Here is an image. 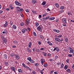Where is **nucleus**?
I'll list each match as a JSON object with an SVG mask.
<instances>
[{
    "label": "nucleus",
    "instance_id": "nucleus-1",
    "mask_svg": "<svg viewBox=\"0 0 74 74\" xmlns=\"http://www.w3.org/2000/svg\"><path fill=\"white\" fill-rule=\"evenodd\" d=\"M16 9L17 10V11H18L17 12V13H19L20 12H23V9L21 8L20 7H17L16 8Z\"/></svg>",
    "mask_w": 74,
    "mask_h": 74
},
{
    "label": "nucleus",
    "instance_id": "nucleus-2",
    "mask_svg": "<svg viewBox=\"0 0 74 74\" xmlns=\"http://www.w3.org/2000/svg\"><path fill=\"white\" fill-rule=\"evenodd\" d=\"M14 3L16 5H18V6H22V4L20 2H19L17 1H15Z\"/></svg>",
    "mask_w": 74,
    "mask_h": 74
},
{
    "label": "nucleus",
    "instance_id": "nucleus-3",
    "mask_svg": "<svg viewBox=\"0 0 74 74\" xmlns=\"http://www.w3.org/2000/svg\"><path fill=\"white\" fill-rule=\"evenodd\" d=\"M69 53H73L74 52V49L70 47H69Z\"/></svg>",
    "mask_w": 74,
    "mask_h": 74
},
{
    "label": "nucleus",
    "instance_id": "nucleus-4",
    "mask_svg": "<svg viewBox=\"0 0 74 74\" xmlns=\"http://www.w3.org/2000/svg\"><path fill=\"white\" fill-rule=\"evenodd\" d=\"M56 51L57 52H59V51H60L59 48L57 47H55L54 49L53 50V51Z\"/></svg>",
    "mask_w": 74,
    "mask_h": 74
},
{
    "label": "nucleus",
    "instance_id": "nucleus-5",
    "mask_svg": "<svg viewBox=\"0 0 74 74\" xmlns=\"http://www.w3.org/2000/svg\"><path fill=\"white\" fill-rule=\"evenodd\" d=\"M62 21L63 23H67V19L66 18H62Z\"/></svg>",
    "mask_w": 74,
    "mask_h": 74
},
{
    "label": "nucleus",
    "instance_id": "nucleus-6",
    "mask_svg": "<svg viewBox=\"0 0 74 74\" xmlns=\"http://www.w3.org/2000/svg\"><path fill=\"white\" fill-rule=\"evenodd\" d=\"M55 39L56 41H58V42H60V41H61L60 39H59L58 38H55Z\"/></svg>",
    "mask_w": 74,
    "mask_h": 74
},
{
    "label": "nucleus",
    "instance_id": "nucleus-7",
    "mask_svg": "<svg viewBox=\"0 0 74 74\" xmlns=\"http://www.w3.org/2000/svg\"><path fill=\"white\" fill-rule=\"evenodd\" d=\"M26 31H27V29H26L25 28H23V29L22 31L21 32H22V33H25V32H26Z\"/></svg>",
    "mask_w": 74,
    "mask_h": 74
},
{
    "label": "nucleus",
    "instance_id": "nucleus-8",
    "mask_svg": "<svg viewBox=\"0 0 74 74\" xmlns=\"http://www.w3.org/2000/svg\"><path fill=\"white\" fill-rule=\"evenodd\" d=\"M25 23L27 25H28L29 24V20L28 19H27L25 21Z\"/></svg>",
    "mask_w": 74,
    "mask_h": 74
},
{
    "label": "nucleus",
    "instance_id": "nucleus-9",
    "mask_svg": "<svg viewBox=\"0 0 74 74\" xmlns=\"http://www.w3.org/2000/svg\"><path fill=\"white\" fill-rule=\"evenodd\" d=\"M15 56H16L15 58L16 60H19V59L20 58H19V56L17 54H15Z\"/></svg>",
    "mask_w": 74,
    "mask_h": 74
},
{
    "label": "nucleus",
    "instance_id": "nucleus-10",
    "mask_svg": "<svg viewBox=\"0 0 74 74\" xmlns=\"http://www.w3.org/2000/svg\"><path fill=\"white\" fill-rule=\"evenodd\" d=\"M7 25H8V22L6 21L5 24L3 25V27H7Z\"/></svg>",
    "mask_w": 74,
    "mask_h": 74
},
{
    "label": "nucleus",
    "instance_id": "nucleus-11",
    "mask_svg": "<svg viewBox=\"0 0 74 74\" xmlns=\"http://www.w3.org/2000/svg\"><path fill=\"white\" fill-rule=\"evenodd\" d=\"M42 29V27L41 26H40V25H39L38 27H37V29L39 31H40V30H41V29Z\"/></svg>",
    "mask_w": 74,
    "mask_h": 74
},
{
    "label": "nucleus",
    "instance_id": "nucleus-12",
    "mask_svg": "<svg viewBox=\"0 0 74 74\" xmlns=\"http://www.w3.org/2000/svg\"><path fill=\"white\" fill-rule=\"evenodd\" d=\"M3 40V42H4L5 44H6L7 43V39H6V38H5L3 39H2Z\"/></svg>",
    "mask_w": 74,
    "mask_h": 74
},
{
    "label": "nucleus",
    "instance_id": "nucleus-13",
    "mask_svg": "<svg viewBox=\"0 0 74 74\" xmlns=\"http://www.w3.org/2000/svg\"><path fill=\"white\" fill-rule=\"evenodd\" d=\"M3 57L5 59H7V56L6 54H4L3 55Z\"/></svg>",
    "mask_w": 74,
    "mask_h": 74
},
{
    "label": "nucleus",
    "instance_id": "nucleus-14",
    "mask_svg": "<svg viewBox=\"0 0 74 74\" xmlns=\"http://www.w3.org/2000/svg\"><path fill=\"white\" fill-rule=\"evenodd\" d=\"M55 19V17H51L49 18V20L50 21H53L54 19Z\"/></svg>",
    "mask_w": 74,
    "mask_h": 74
},
{
    "label": "nucleus",
    "instance_id": "nucleus-15",
    "mask_svg": "<svg viewBox=\"0 0 74 74\" xmlns=\"http://www.w3.org/2000/svg\"><path fill=\"white\" fill-rule=\"evenodd\" d=\"M12 28L14 29H16L17 28V27L16 25H12Z\"/></svg>",
    "mask_w": 74,
    "mask_h": 74
},
{
    "label": "nucleus",
    "instance_id": "nucleus-16",
    "mask_svg": "<svg viewBox=\"0 0 74 74\" xmlns=\"http://www.w3.org/2000/svg\"><path fill=\"white\" fill-rule=\"evenodd\" d=\"M18 71L19 73H23V71L22 69H18Z\"/></svg>",
    "mask_w": 74,
    "mask_h": 74
},
{
    "label": "nucleus",
    "instance_id": "nucleus-17",
    "mask_svg": "<svg viewBox=\"0 0 74 74\" xmlns=\"http://www.w3.org/2000/svg\"><path fill=\"white\" fill-rule=\"evenodd\" d=\"M27 50L28 52H32V50L29 48H27Z\"/></svg>",
    "mask_w": 74,
    "mask_h": 74
},
{
    "label": "nucleus",
    "instance_id": "nucleus-18",
    "mask_svg": "<svg viewBox=\"0 0 74 74\" xmlns=\"http://www.w3.org/2000/svg\"><path fill=\"white\" fill-rule=\"evenodd\" d=\"M64 69V70H66L67 69H68V65H66L65 66Z\"/></svg>",
    "mask_w": 74,
    "mask_h": 74
},
{
    "label": "nucleus",
    "instance_id": "nucleus-19",
    "mask_svg": "<svg viewBox=\"0 0 74 74\" xmlns=\"http://www.w3.org/2000/svg\"><path fill=\"white\" fill-rule=\"evenodd\" d=\"M32 45V44L31 42H29L28 44V47L29 48H31Z\"/></svg>",
    "mask_w": 74,
    "mask_h": 74
},
{
    "label": "nucleus",
    "instance_id": "nucleus-20",
    "mask_svg": "<svg viewBox=\"0 0 74 74\" xmlns=\"http://www.w3.org/2000/svg\"><path fill=\"white\" fill-rule=\"evenodd\" d=\"M26 69H27L28 70H29V71H32V69L30 68H29V67L28 66H27V68H26Z\"/></svg>",
    "mask_w": 74,
    "mask_h": 74
},
{
    "label": "nucleus",
    "instance_id": "nucleus-21",
    "mask_svg": "<svg viewBox=\"0 0 74 74\" xmlns=\"http://www.w3.org/2000/svg\"><path fill=\"white\" fill-rule=\"evenodd\" d=\"M32 3H33V4H35V3H37V1L34 0H32Z\"/></svg>",
    "mask_w": 74,
    "mask_h": 74
},
{
    "label": "nucleus",
    "instance_id": "nucleus-22",
    "mask_svg": "<svg viewBox=\"0 0 74 74\" xmlns=\"http://www.w3.org/2000/svg\"><path fill=\"white\" fill-rule=\"evenodd\" d=\"M10 56L14 57V56H15V54L14 53H12L10 55Z\"/></svg>",
    "mask_w": 74,
    "mask_h": 74
},
{
    "label": "nucleus",
    "instance_id": "nucleus-23",
    "mask_svg": "<svg viewBox=\"0 0 74 74\" xmlns=\"http://www.w3.org/2000/svg\"><path fill=\"white\" fill-rule=\"evenodd\" d=\"M22 65L24 67V68H25V69H26L27 67V66H26L24 63H23L22 64Z\"/></svg>",
    "mask_w": 74,
    "mask_h": 74
},
{
    "label": "nucleus",
    "instance_id": "nucleus-24",
    "mask_svg": "<svg viewBox=\"0 0 74 74\" xmlns=\"http://www.w3.org/2000/svg\"><path fill=\"white\" fill-rule=\"evenodd\" d=\"M22 65L24 67V68H25V69H26L27 67V66H26L24 63H23L22 64Z\"/></svg>",
    "mask_w": 74,
    "mask_h": 74
},
{
    "label": "nucleus",
    "instance_id": "nucleus-25",
    "mask_svg": "<svg viewBox=\"0 0 74 74\" xmlns=\"http://www.w3.org/2000/svg\"><path fill=\"white\" fill-rule=\"evenodd\" d=\"M22 65L24 67V68H25V69H26L27 67V66H26L24 63H23L22 64Z\"/></svg>",
    "mask_w": 74,
    "mask_h": 74
},
{
    "label": "nucleus",
    "instance_id": "nucleus-26",
    "mask_svg": "<svg viewBox=\"0 0 74 74\" xmlns=\"http://www.w3.org/2000/svg\"><path fill=\"white\" fill-rule=\"evenodd\" d=\"M22 65L24 67V68H25V69H26L27 67V66H26L24 63H23L22 64Z\"/></svg>",
    "mask_w": 74,
    "mask_h": 74
},
{
    "label": "nucleus",
    "instance_id": "nucleus-27",
    "mask_svg": "<svg viewBox=\"0 0 74 74\" xmlns=\"http://www.w3.org/2000/svg\"><path fill=\"white\" fill-rule=\"evenodd\" d=\"M24 25H25V23L23 22H22L21 23L20 26H24Z\"/></svg>",
    "mask_w": 74,
    "mask_h": 74
},
{
    "label": "nucleus",
    "instance_id": "nucleus-28",
    "mask_svg": "<svg viewBox=\"0 0 74 74\" xmlns=\"http://www.w3.org/2000/svg\"><path fill=\"white\" fill-rule=\"evenodd\" d=\"M67 14L68 15H69V16L72 15V13H71V12H69L67 13Z\"/></svg>",
    "mask_w": 74,
    "mask_h": 74
},
{
    "label": "nucleus",
    "instance_id": "nucleus-29",
    "mask_svg": "<svg viewBox=\"0 0 74 74\" xmlns=\"http://www.w3.org/2000/svg\"><path fill=\"white\" fill-rule=\"evenodd\" d=\"M5 65L6 66H8L9 65V64H8V62H5Z\"/></svg>",
    "mask_w": 74,
    "mask_h": 74
},
{
    "label": "nucleus",
    "instance_id": "nucleus-30",
    "mask_svg": "<svg viewBox=\"0 0 74 74\" xmlns=\"http://www.w3.org/2000/svg\"><path fill=\"white\" fill-rule=\"evenodd\" d=\"M35 66L36 67H38V66H39V64L38 63H36L35 64Z\"/></svg>",
    "mask_w": 74,
    "mask_h": 74
},
{
    "label": "nucleus",
    "instance_id": "nucleus-31",
    "mask_svg": "<svg viewBox=\"0 0 74 74\" xmlns=\"http://www.w3.org/2000/svg\"><path fill=\"white\" fill-rule=\"evenodd\" d=\"M64 66V64L63 63H62L61 65V68L63 69V66Z\"/></svg>",
    "mask_w": 74,
    "mask_h": 74
},
{
    "label": "nucleus",
    "instance_id": "nucleus-32",
    "mask_svg": "<svg viewBox=\"0 0 74 74\" xmlns=\"http://www.w3.org/2000/svg\"><path fill=\"white\" fill-rule=\"evenodd\" d=\"M1 37L2 38V40H3L4 38H5L4 37V36H3V35H1Z\"/></svg>",
    "mask_w": 74,
    "mask_h": 74
},
{
    "label": "nucleus",
    "instance_id": "nucleus-33",
    "mask_svg": "<svg viewBox=\"0 0 74 74\" xmlns=\"http://www.w3.org/2000/svg\"><path fill=\"white\" fill-rule=\"evenodd\" d=\"M56 6L57 8H59V4L58 3H56Z\"/></svg>",
    "mask_w": 74,
    "mask_h": 74
},
{
    "label": "nucleus",
    "instance_id": "nucleus-34",
    "mask_svg": "<svg viewBox=\"0 0 74 74\" xmlns=\"http://www.w3.org/2000/svg\"><path fill=\"white\" fill-rule=\"evenodd\" d=\"M35 24L36 27H38V26H39V23H36Z\"/></svg>",
    "mask_w": 74,
    "mask_h": 74
},
{
    "label": "nucleus",
    "instance_id": "nucleus-35",
    "mask_svg": "<svg viewBox=\"0 0 74 74\" xmlns=\"http://www.w3.org/2000/svg\"><path fill=\"white\" fill-rule=\"evenodd\" d=\"M66 71L68 73H70L71 72V70L70 69H68L66 70Z\"/></svg>",
    "mask_w": 74,
    "mask_h": 74
},
{
    "label": "nucleus",
    "instance_id": "nucleus-36",
    "mask_svg": "<svg viewBox=\"0 0 74 74\" xmlns=\"http://www.w3.org/2000/svg\"><path fill=\"white\" fill-rule=\"evenodd\" d=\"M6 31H3L2 32V33L3 34H5V33H6V34H7V30H5Z\"/></svg>",
    "mask_w": 74,
    "mask_h": 74
},
{
    "label": "nucleus",
    "instance_id": "nucleus-37",
    "mask_svg": "<svg viewBox=\"0 0 74 74\" xmlns=\"http://www.w3.org/2000/svg\"><path fill=\"white\" fill-rule=\"evenodd\" d=\"M45 4H46V2L45 1L43 2L42 4V5H45Z\"/></svg>",
    "mask_w": 74,
    "mask_h": 74
},
{
    "label": "nucleus",
    "instance_id": "nucleus-38",
    "mask_svg": "<svg viewBox=\"0 0 74 74\" xmlns=\"http://www.w3.org/2000/svg\"><path fill=\"white\" fill-rule=\"evenodd\" d=\"M27 59L30 62L32 60V58L30 57H28L27 58Z\"/></svg>",
    "mask_w": 74,
    "mask_h": 74
},
{
    "label": "nucleus",
    "instance_id": "nucleus-39",
    "mask_svg": "<svg viewBox=\"0 0 74 74\" xmlns=\"http://www.w3.org/2000/svg\"><path fill=\"white\" fill-rule=\"evenodd\" d=\"M13 42L14 44H18V42H17V41L15 40L13 41Z\"/></svg>",
    "mask_w": 74,
    "mask_h": 74
},
{
    "label": "nucleus",
    "instance_id": "nucleus-40",
    "mask_svg": "<svg viewBox=\"0 0 74 74\" xmlns=\"http://www.w3.org/2000/svg\"><path fill=\"white\" fill-rule=\"evenodd\" d=\"M40 37L41 39H42V38H44V36H42V35H40Z\"/></svg>",
    "mask_w": 74,
    "mask_h": 74
},
{
    "label": "nucleus",
    "instance_id": "nucleus-41",
    "mask_svg": "<svg viewBox=\"0 0 74 74\" xmlns=\"http://www.w3.org/2000/svg\"><path fill=\"white\" fill-rule=\"evenodd\" d=\"M48 14L47 13L45 14L42 15V16H47V15H48Z\"/></svg>",
    "mask_w": 74,
    "mask_h": 74
},
{
    "label": "nucleus",
    "instance_id": "nucleus-42",
    "mask_svg": "<svg viewBox=\"0 0 74 74\" xmlns=\"http://www.w3.org/2000/svg\"><path fill=\"white\" fill-rule=\"evenodd\" d=\"M31 63H34V60H31L29 61Z\"/></svg>",
    "mask_w": 74,
    "mask_h": 74
},
{
    "label": "nucleus",
    "instance_id": "nucleus-43",
    "mask_svg": "<svg viewBox=\"0 0 74 74\" xmlns=\"http://www.w3.org/2000/svg\"><path fill=\"white\" fill-rule=\"evenodd\" d=\"M64 8V7L63 6H61L60 8V10H63Z\"/></svg>",
    "mask_w": 74,
    "mask_h": 74
},
{
    "label": "nucleus",
    "instance_id": "nucleus-44",
    "mask_svg": "<svg viewBox=\"0 0 74 74\" xmlns=\"http://www.w3.org/2000/svg\"><path fill=\"white\" fill-rule=\"evenodd\" d=\"M41 63L42 65H43L44 63L43 62V59H41Z\"/></svg>",
    "mask_w": 74,
    "mask_h": 74
},
{
    "label": "nucleus",
    "instance_id": "nucleus-45",
    "mask_svg": "<svg viewBox=\"0 0 74 74\" xmlns=\"http://www.w3.org/2000/svg\"><path fill=\"white\" fill-rule=\"evenodd\" d=\"M33 34L34 36H36V35H37V34L36 33V32H33Z\"/></svg>",
    "mask_w": 74,
    "mask_h": 74
},
{
    "label": "nucleus",
    "instance_id": "nucleus-46",
    "mask_svg": "<svg viewBox=\"0 0 74 74\" xmlns=\"http://www.w3.org/2000/svg\"><path fill=\"white\" fill-rule=\"evenodd\" d=\"M63 26L66 27V23H64L62 24Z\"/></svg>",
    "mask_w": 74,
    "mask_h": 74
},
{
    "label": "nucleus",
    "instance_id": "nucleus-47",
    "mask_svg": "<svg viewBox=\"0 0 74 74\" xmlns=\"http://www.w3.org/2000/svg\"><path fill=\"white\" fill-rule=\"evenodd\" d=\"M63 12H64V10H62L59 11L60 13H63Z\"/></svg>",
    "mask_w": 74,
    "mask_h": 74
},
{
    "label": "nucleus",
    "instance_id": "nucleus-48",
    "mask_svg": "<svg viewBox=\"0 0 74 74\" xmlns=\"http://www.w3.org/2000/svg\"><path fill=\"white\" fill-rule=\"evenodd\" d=\"M68 56L69 57H72V56H73V55H72L71 54H69L68 55Z\"/></svg>",
    "mask_w": 74,
    "mask_h": 74
},
{
    "label": "nucleus",
    "instance_id": "nucleus-49",
    "mask_svg": "<svg viewBox=\"0 0 74 74\" xmlns=\"http://www.w3.org/2000/svg\"><path fill=\"white\" fill-rule=\"evenodd\" d=\"M47 66H48V64H44V67H47Z\"/></svg>",
    "mask_w": 74,
    "mask_h": 74
},
{
    "label": "nucleus",
    "instance_id": "nucleus-50",
    "mask_svg": "<svg viewBox=\"0 0 74 74\" xmlns=\"http://www.w3.org/2000/svg\"><path fill=\"white\" fill-rule=\"evenodd\" d=\"M10 25H11V26H12V25H13V22L12 21H10Z\"/></svg>",
    "mask_w": 74,
    "mask_h": 74
},
{
    "label": "nucleus",
    "instance_id": "nucleus-51",
    "mask_svg": "<svg viewBox=\"0 0 74 74\" xmlns=\"http://www.w3.org/2000/svg\"><path fill=\"white\" fill-rule=\"evenodd\" d=\"M10 9L11 10H13V8H14V7H13L11 5L10 6Z\"/></svg>",
    "mask_w": 74,
    "mask_h": 74
},
{
    "label": "nucleus",
    "instance_id": "nucleus-52",
    "mask_svg": "<svg viewBox=\"0 0 74 74\" xmlns=\"http://www.w3.org/2000/svg\"><path fill=\"white\" fill-rule=\"evenodd\" d=\"M57 64L58 66H60L61 64V62L58 63Z\"/></svg>",
    "mask_w": 74,
    "mask_h": 74
},
{
    "label": "nucleus",
    "instance_id": "nucleus-53",
    "mask_svg": "<svg viewBox=\"0 0 74 74\" xmlns=\"http://www.w3.org/2000/svg\"><path fill=\"white\" fill-rule=\"evenodd\" d=\"M60 40L61 43V44H62V43H63V42H62V41H64V40H63V39L62 38Z\"/></svg>",
    "mask_w": 74,
    "mask_h": 74
},
{
    "label": "nucleus",
    "instance_id": "nucleus-54",
    "mask_svg": "<svg viewBox=\"0 0 74 74\" xmlns=\"http://www.w3.org/2000/svg\"><path fill=\"white\" fill-rule=\"evenodd\" d=\"M32 73L33 74H36V72L35 71H32Z\"/></svg>",
    "mask_w": 74,
    "mask_h": 74
},
{
    "label": "nucleus",
    "instance_id": "nucleus-55",
    "mask_svg": "<svg viewBox=\"0 0 74 74\" xmlns=\"http://www.w3.org/2000/svg\"><path fill=\"white\" fill-rule=\"evenodd\" d=\"M65 42H68V39L67 38V39H65Z\"/></svg>",
    "mask_w": 74,
    "mask_h": 74
},
{
    "label": "nucleus",
    "instance_id": "nucleus-56",
    "mask_svg": "<svg viewBox=\"0 0 74 74\" xmlns=\"http://www.w3.org/2000/svg\"><path fill=\"white\" fill-rule=\"evenodd\" d=\"M25 11H26L27 12H29V9L25 10Z\"/></svg>",
    "mask_w": 74,
    "mask_h": 74
},
{
    "label": "nucleus",
    "instance_id": "nucleus-57",
    "mask_svg": "<svg viewBox=\"0 0 74 74\" xmlns=\"http://www.w3.org/2000/svg\"><path fill=\"white\" fill-rule=\"evenodd\" d=\"M62 37V35H60L59 36H58L57 37H58V38H60V37Z\"/></svg>",
    "mask_w": 74,
    "mask_h": 74
},
{
    "label": "nucleus",
    "instance_id": "nucleus-58",
    "mask_svg": "<svg viewBox=\"0 0 74 74\" xmlns=\"http://www.w3.org/2000/svg\"><path fill=\"white\" fill-rule=\"evenodd\" d=\"M66 62L67 63H69V59H68L66 60Z\"/></svg>",
    "mask_w": 74,
    "mask_h": 74
},
{
    "label": "nucleus",
    "instance_id": "nucleus-59",
    "mask_svg": "<svg viewBox=\"0 0 74 74\" xmlns=\"http://www.w3.org/2000/svg\"><path fill=\"white\" fill-rule=\"evenodd\" d=\"M18 62H17V61H15V62H14V63L16 64H18Z\"/></svg>",
    "mask_w": 74,
    "mask_h": 74
},
{
    "label": "nucleus",
    "instance_id": "nucleus-60",
    "mask_svg": "<svg viewBox=\"0 0 74 74\" xmlns=\"http://www.w3.org/2000/svg\"><path fill=\"white\" fill-rule=\"evenodd\" d=\"M38 44L39 45H41V41L38 42Z\"/></svg>",
    "mask_w": 74,
    "mask_h": 74
},
{
    "label": "nucleus",
    "instance_id": "nucleus-61",
    "mask_svg": "<svg viewBox=\"0 0 74 74\" xmlns=\"http://www.w3.org/2000/svg\"><path fill=\"white\" fill-rule=\"evenodd\" d=\"M40 50H41V51H42L43 50H44V48H42L40 49Z\"/></svg>",
    "mask_w": 74,
    "mask_h": 74
},
{
    "label": "nucleus",
    "instance_id": "nucleus-62",
    "mask_svg": "<svg viewBox=\"0 0 74 74\" xmlns=\"http://www.w3.org/2000/svg\"><path fill=\"white\" fill-rule=\"evenodd\" d=\"M54 74H58V73L57 71H56L54 72Z\"/></svg>",
    "mask_w": 74,
    "mask_h": 74
},
{
    "label": "nucleus",
    "instance_id": "nucleus-63",
    "mask_svg": "<svg viewBox=\"0 0 74 74\" xmlns=\"http://www.w3.org/2000/svg\"><path fill=\"white\" fill-rule=\"evenodd\" d=\"M5 10H6V11H10V9L6 8Z\"/></svg>",
    "mask_w": 74,
    "mask_h": 74
},
{
    "label": "nucleus",
    "instance_id": "nucleus-64",
    "mask_svg": "<svg viewBox=\"0 0 74 74\" xmlns=\"http://www.w3.org/2000/svg\"><path fill=\"white\" fill-rule=\"evenodd\" d=\"M40 73L41 74H42L43 73V71L41 70L40 71Z\"/></svg>",
    "mask_w": 74,
    "mask_h": 74
}]
</instances>
